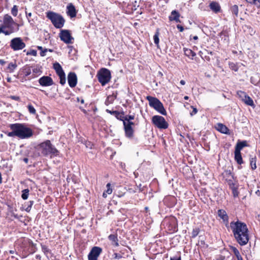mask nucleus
Instances as JSON below:
<instances>
[{
  "label": "nucleus",
  "instance_id": "obj_17",
  "mask_svg": "<svg viewBox=\"0 0 260 260\" xmlns=\"http://www.w3.org/2000/svg\"><path fill=\"white\" fill-rule=\"evenodd\" d=\"M124 128L126 137L128 138H133L134 136V129H133L132 126L124 125Z\"/></svg>",
  "mask_w": 260,
  "mask_h": 260
},
{
  "label": "nucleus",
  "instance_id": "obj_12",
  "mask_svg": "<svg viewBox=\"0 0 260 260\" xmlns=\"http://www.w3.org/2000/svg\"><path fill=\"white\" fill-rule=\"evenodd\" d=\"M39 83L43 86H49L53 84L52 79L49 76H43L39 80Z\"/></svg>",
  "mask_w": 260,
  "mask_h": 260
},
{
  "label": "nucleus",
  "instance_id": "obj_34",
  "mask_svg": "<svg viewBox=\"0 0 260 260\" xmlns=\"http://www.w3.org/2000/svg\"><path fill=\"white\" fill-rule=\"evenodd\" d=\"M25 13H26V18L28 19V22L31 25H33L34 23V21L33 20V19H30V17H31V15H32L31 13H30H30H27V12H26Z\"/></svg>",
  "mask_w": 260,
  "mask_h": 260
},
{
  "label": "nucleus",
  "instance_id": "obj_44",
  "mask_svg": "<svg viewBox=\"0 0 260 260\" xmlns=\"http://www.w3.org/2000/svg\"><path fill=\"white\" fill-rule=\"evenodd\" d=\"M107 187V189L106 190V193L107 194H111L112 192V188L110 187V183H108L106 185Z\"/></svg>",
  "mask_w": 260,
  "mask_h": 260
},
{
  "label": "nucleus",
  "instance_id": "obj_56",
  "mask_svg": "<svg viewBox=\"0 0 260 260\" xmlns=\"http://www.w3.org/2000/svg\"><path fill=\"white\" fill-rule=\"evenodd\" d=\"M199 54L201 56V57L202 58H204V52H202V51H200L199 52Z\"/></svg>",
  "mask_w": 260,
  "mask_h": 260
},
{
  "label": "nucleus",
  "instance_id": "obj_49",
  "mask_svg": "<svg viewBox=\"0 0 260 260\" xmlns=\"http://www.w3.org/2000/svg\"><path fill=\"white\" fill-rule=\"evenodd\" d=\"M47 51H48V49H43V50L41 52V53H40V55H41V56H45V55H46V52H47Z\"/></svg>",
  "mask_w": 260,
  "mask_h": 260
},
{
  "label": "nucleus",
  "instance_id": "obj_55",
  "mask_svg": "<svg viewBox=\"0 0 260 260\" xmlns=\"http://www.w3.org/2000/svg\"><path fill=\"white\" fill-rule=\"evenodd\" d=\"M32 72H33V73H38L40 71H39V70H38L37 69H33Z\"/></svg>",
  "mask_w": 260,
  "mask_h": 260
},
{
  "label": "nucleus",
  "instance_id": "obj_59",
  "mask_svg": "<svg viewBox=\"0 0 260 260\" xmlns=\"http://www.w3.org/2000/svg\"><path fill=\"white\" fill-rule=\"evenodd\" d=\"M204 58H203V59H206V60H208V61H209V60H210V58H209V57L207 56L206 55H205V56H204Z\"/></svg>",
  "mask_w": 260,
  "mask_h": 260
},
{
  "label": "nucleus",
  "instance_id": "obj_62",
  "mask_svg": "<svg viewBox=\"0 0 260 260\" xmlns=\"http://www.w3.org/2000/svg\"><path fill=\"white\" fill-rule=\"evenodd\" d=\"M23 160L25 163H27L28 161V159L27 158H24Z\"/></svg>",
  "mask_w": 260,
  "mask_h": 260
},
{
  "label": "nucleus",
  "instance_id": "obj_15",
  "mask_svg": "<svg viewBox=\"0 0 260 260\" xmlns=\"http://www.w3.org/2000/svg\"><path fill=\"white\" fill-rule=\"evenodd\" d=\"M67 14L71 17L73 18L76 17L77 14V11L75 9V6L72 4H70L67 6Z\"/></svg>",
  "mask_w": 260,
  "mask_h": 260
},
{
  "label": "nucleus",
  "instance_id": "obj_20",
  "mask_svg": "<svg viewBox=\"0 0 260 260\" xmlns=\"http://www.w3.org/2000/svg\"><path fill=\"white\" fill-rule=\"evenodd\" d=\"M246 146L247 142L246 141L238 142L236 145L235 151L240 152L241 150Z\"/></svg>",
  "mask_w": 260,
  "mask_h": 260
},
{
  "label": "nucleus",
  "instance_id": "obj_33",
  "mask_svg": "<svg viewBox=\"0 0 260 260\" xmlns=\"http://www.w3.org/2000/svg\"><path fill=\"white\" fill-rule=\"evenodd\" d=\"M34 202L33 201H30L28 202L25 203V205L27 206L26 208L25 209V210L26 212H29L30 211L31 207L34 204Z\"/></svg>",
  "mask_w": 260,
  "mask_h": 260
},
{
  "label": "nucleus",
  "instance_id": "obj_14",
  "mask_svg": "<svg viewBox=\"0 0 260 260\" xmlns=\"http://www.w3.org/2000/svg\"><path fill=\"white\" fill-rule=\"evenodd\" d=\"M180 16L179 13L177 10H174L171 12V15L169 17V19L171 21H175L176 22H181L179 19Z\"/></svg>",
  "mask_w": 260,
  "mask_h": 260
},
{
  "label": "nucleus",
  "instance_id": "obj_13",
  "mask_svg": "<svg viewBox=\"0 0 260 260\" xmlns=\"http://www.w3.org/2000/svg\"><path fill=\"white\" fill-rule=\"evenodd\" d=\"M68 81L71 87L76 86L77 82V77L75 73L70 72L68 75Z\"/></svg>",
  "mask_w": 260,
  "mask_h": 260
},
{
  "label": "nucleus",
  "instance_id": "obj_36",
  "mask_svg": "<svg viewBox=\"0 0 260 260\" xmlns=\"http://www.w3.org/2000/svg\"><path fill=\"white\" fill-rule=\"evenodd\" d=\"M27 108L28 111L30 114H35L36 113L35 109L31 104L28 105Z\"/></svg>",
  "mask_w": 260,
  "mask_h": 260
},
{
  "label": "nucleus",
  "instance_id": "obj_42",
  "mask_svg": "<svg viewBox=\"0 0 260 260\" xmlns=\"http://www.w3.org/2000/svg\"><path fill=\"white\" fill-rule=\"evenodd\" d=\"M232 193L233 194V196L235 197H237L238 196L239 192L238 191L236 187H233L232 188Z\"/></svg>",
  "mask_w": 260,
  "mask_h": 260
},
{
  "label": "nucleus",
  "instance_id": "obj_37",
  "mask_svg": "<svg viewBox=\"0 0 260 260\" xmlns=\"http://www.w3.org/2000/svg\"><path fill=\"white\" fill-rule=\"evenodd\" d=\"M250 165L252 170L256 168L255 158H252L250 160Z\"/></svg>",
  "mask_w": 260,
  "mask_h": 260
},
{
  "label": "nucleus",
  "instance_id": "obj_11",
  "mask_svg": "<svg viewBox=\"0 0 260 260\" xmlns=\"http://www.w3.org/2000/svg\"><path fill=\"white\" fill-rule=\"evenodd\" d=\"M59 37L60 40L66 44H71L73 43L72 40L74 39L71 36L69 30H61Z\"/></svg>",
  "mask_w": 260,
  "mask_h": 260
},
{
  "label": "nucleus",
  "instance_id": "obj_50",
  "mask_svg": "<svg viewBox=\"0 0 260 260\" xmlns=\"http://www.w3.org/2000/svg\"><path fill=\"white\" fill-rule=\"evenodd\" d=\"M230 66L232 70H234L235 71H238V68L235 66L234 63H232L230 64Z\"/></svg>",
  "mask_w": 260,
  "mask_h": 260
},
{
  "label": "nucleus",
  "instance_id": "obj_43",
  "mask_svg": "<svg viewBox=\"0 0 260 260\" xmlns=\"http://www.w3.org/2000/svg\"><path fill=\"white\" fill-rule=\"evenodd\" d=\"M247 3L252 4H256L258 3L260 5V0H245Z\"/></svg>",
  "mask_w": 260,
  "mask_h": 260
},
{
  "label": "nucleus",
  "instance_id": "obj_32",
  "mask_svg": "<svg viewBox=\"0 0 260 260\" xmlns=\"http://www.w3.org/2000/svg\"><path fill=\"white\" fill-rule=\"evenodd\" d=\"M17 66L16 63L10 62L8 67V69L10 73H12L16 69Z\"/></svg>",
  "mask_w": 260,
  "mask_h": 260
},
{
  "label": "nucleus",
  "instance_id": "obj_29",
  "mask_svg": "<svg viewBox=\"0 0 260 260\" xmlns=\"http://www.w3.org/2000/svg\"><path fill=\"white\" fill-rule=\"evenodd\" d=\"M159 29H157L156 30V31L155 34V35L153 36V39H154V42L155 44V45L157 46V47H158L159 46Z\"/></svg>",
  "mask_w": 260,
  "mask_h": 260
},
{
  "label": "nucleus",
  "instance_id": "obj_57",
  "mask_svg": "<svg viewBox=\"0 0 260 260\" xmlns=\"http://www.w3.org/2000/svg\"><path fill=\"white\" fill-rule=\"evenodd\" d=\"M6 63V61H4V60L3 59H0V64H2V65H4Z\"/></svg>",
  "mask_w": 260,
  "mask_h": 260
},
{
  "label": "nucleus",
  "instance_id": "obj_30",
  "mask_svg": "<svg viewBox=\"0 0 260 260\" xmlns=\"http://www.w3.org/2000/svg\"><path fill=\"white\" fill-rule=\"evenodd\" d=\"M231 11L233 14L235 15V16L238 17V7L237 5H234L231 8Z\"/></svg>",
  "mask_w": 260,
  "mask_h": 260
},
{
  "label": "nucleus",
  "instance_id": "obj_21",
  "mask_svg": "<svg viewBox=\"0 0 260 260\" xmlns=\"http://www.w3.org/2000/svg\"><path fill=\"white\" fill-rule=\"evenodd\" d=\"M218 215L223 220V221L228 222V216L224 210L221 209L219 210L218 211Z\"/></svg>",
  "mask_w": 260,
  "mask_h": 260
},
{
  "label": "nucleus",
  "instance_id": "obj_25",
  "mask_svg": "<svg viewBox=\"0 0 260 260\" xmlns=\"http://www.w3.org/2000/svg\"><path fill=\"white\" fill-rule=\"evenodd\" d=\"M242 101L245 103V104L253 107L254 106L252 99L248 95H247L244 98L242 99Z\"/></svg>",
  "mask_w": 260,
  "mask_h": 260
},
{
  "label": "nucleus",
  "instance_id": "obj_26",
  "mask_svg": "<svg viewBox=\"0 0 260 260\" xmlns=\"http://www.w3.org/2000/svg\"><path fill=\"white\" fill-rule=\"evenodd\" d=\"M235 159L239 165L243 164L242 157L240 152L235 151Z\"/></svg>",
  "mask_w": 260,
  "mask_h": 260
},
{
  "label": "nucleus",
  "instance_id": "obj_2",
  "mask_svg": "<svg viewBox=\"0 0 260 260\" xmlns=\"http://www.w3.org/2000/svg\"><path fill=\"white\" fill-rule=\"evenodd\" d=\"M41 152L45 156L50 155L51 157L59 154V151L51 144L49 140L40 144Z\"/></svg>",
  "mask_w": 260,
  "mask_h": 260
},
{
  "label": "nucleus",
  "instance_id": "obj_10",
  "mask_svg": "<svg viewBox=\"0 0 260 260\" xmlns=\"http://www.w3.org/2000/svg\"><path fill=\"white\" fill-rule=\"evenodd\" d=\"M102 252V249L98 246H94L92 248L88 255V260H98L99 256Z\"/></svg>",
  "mask_w": 260,
  "mask_h": 260
},
{
  "label": "nucleus",
  "instance_id": "obj_27",
  "mask_svg": "<svg viewBox=\"0 0 260 260\" xmlns=\"http://www.w3.org/2000/svg\"><path fill=\"white\" fill-rule=\"evenodd\" d=\"M10 127L12 130V131L11 132L7 133V136L11 137L16 136V132L15 124H11L10 125Z\"/></svg>",
  "mask_w": 260,
  "mask_h": 260
},
{
  "label": "nucleus",
  "instance_id": "obj_48",
  "mask_svg": "<svg viewBox=\"0 0 260 260\" xmlns=\"http://www.w3.org/2000/svg\"><path fill=\"white\" fill-rule=\"evenodd\" d=\"M191 107L193 109V110L190 113V114L191 116H193V115L196 114L197 113L198 110L196 108H194L193 106H191Z\"/></svg>",
  "mask_w": 260,
  "mask_h": 260
},
{
  "label": "nucleus",
  "instance_id": "obj_54",
  "mask_svg": "<svg viewBox=\"0 0 260 260\" xmlns=\"http://www.w3.org/2000/svg\"><path fill=\"white\" fill-rule=\"evenodd\" d=\"M30 54L34 55V56H36V54H37V52L35 50H32L31 51V52L30 53Z\"/></svg>",
  "mask_w": 260,
  "mask_h": 260
},
{
  "label": "nucleus",
  "instance_id": "obj_16",
  "mask_svg": "<svg viewBox=\"0 0 260 260\" xmlns=\"http://www.w3.org/2000/svg\"><path fill=\"white\" fill-rule=\"evenodd\" d=\"M216 129L221 133L224 134H230L229 129L222 123H218L216 126Z\"/></svg>",
  "mask_w": 260,
  "mask_h": 260
},
{
  "label": "nucleus",
  "instance_id": "obj_23",
  "mask_svg": "<svg viewBox=\"0 0 260 260\" xmlns=\"http://www.w3.org/2000/svg\"><path fill=\"white\" fill-rule=\"evenodd\" d=\"M113 115H114L117 119L122 121L123 123H124V121L126 120V119H124L125 116L123 113H120L117 111H113Z\"/></svg>",
  "mask_w": 260,
  "mask_h": 260
},
{
  "label": "nucleus",
  "instance_id": "obj_63",
  "mask_svg": "<svg viewBox=\"0 0 260 260\" xmlns=\"http://www.w3.org/2000/svg\"><path fill=\"white\" fill-rule=\"evenodd\" d=\"M3 29H5V28L3 27V26L2 25V26L0 27V34L3 31Z\"/></svg>",
  "mask_w": 260,
  "mask_h": 260
},
{
  "label": "nucleus",
  "instance_id": "obj_18",
  "mask_svg": "<svg viewBox=\"0 0 260 260\" xmlns=\"http://www.w3.org/2000/svg\"><path fill=\"white\" fill-rule=\"evenodd\" d=\"M56 73L59 77L60 83L62 85H64L66 82V75L64 71L62 69L58 72H56Z\"/></svg>",
  "mask_w": 260,
  "mask_h": 260
},
{
  "label": "nucleus",
  "instance_id": "obj_6",
  "mask_svg": "<svg viewBox=\"0 0 260 260\" xmlns=\"http://www.w3.org/2000/svg\"><path fill=\"white\" fill-rule=\"evenodd\" d=\"M98 80L102 85H105L108 83L111 79V73L107 69L103 68L101 69L97 75Z\"/></svg>",
  "mask_w": 260,
  "mask_h": 260
},
{
  "label": "nucleus",
  "instance_id": "obj_52",
  "mask_svg": "<svg viewBox=\"0 0 260 260\" xmlns=\"http://www.w3.org/2000/svg\"><path fill=\"white\" fill-rule=\"evenodd\" d=\"M77 101L78 102H80V103L82 104H83L84 103V100L83 99H80V98L78 97L77 98Z\"/></svg>",
  "mask_w": 260,
  "mask_h": 260
},
{
  "label": "nucleus",
  "instance_id": "obj_8",
  "mask_svg": "<svg viewBox=\"0 0 260 260\" xmlns=\"http://www.w3.org/2000/svg\"><path fill=\"white\" fill-rule=\"evenodd\" d=\"M10 47L14 51H17L24 48L25 44L21 38L17 37L11 40Z\"/></svg>",
  "mask_w": 260,
  "mask_h": 260
},
{
  "label": "nucleus",
  "instance_id": "obj_24",
  "mask_svg": "<svg viewBox=\"0 0 260 260\" xmlns=\"http://www.w3.org/2000/svg\"><path fill=\"white\" fill-rule=\"evenodd\" d=\"M108 239L111 241L112 242L113 245H115L116 247L119 246V244H118V239H117V235H113V234L110 235L108 236Z\"/></svg>",
  "mask_w": 260,
  "mask_h": 260
},
{
  "label": "nucleus",
  "instance_id": "obj_60",
  "mask_svg": "<svg viewBox=\"0 0 260 260\" xmlns=\"http://www.w3.org/2000/svg\"><path fill=\"white\" fill-rule=\"evenodd\" d=\"M180 83L181 85H184L185 84V81L183 80H182L180 81Z\"/></svg>",
  "mask_w": 260,
  "mask_h": 260
},
{
  "label": "nucleus",
  "instance_id": "obj_31",
  "mask_svg": "<svg viewBox=\"0 0 260 260\" xmlns=\"http://www.w3.org/2000/svg\"><path fill=\"white\" fill-rule=\"evenodd\" d=\"M29 190L28 189H25L22 191L21 198L23 200H26L28 199L29 196Z\"/></svg>",
  "mask_w": 260,
  "mask_h": 260
},
{
  "label": "nucleus",
  "instance_id": "obj_19",
  "mask_svg": "<svg viewBox=\"0 0 260 260\" xmlns=\"http://www.w3.org/2000/svg\"><path fill=\"white\" fill-rule=\"evenodd\" d=\"M209 6L210 9L216 13L219 12L220 10V7L216 2H213L211 3Z\"/></svg>",
  "mask_w": 260,
  "mask_h": 260
},
{
  "label": "nucleus",
  "instance_id": "obj_61",
  "mask_svg": "<svg viewBox=\"0 0 260 260\" xmlns=\"http://www.w3.org/2000/svg\"><path fill=\"white\" fill-rule=\"evenodd\" d=\"M42 248L44 251H48V249L46 247L44 246Z\"/></svg>",
  "mask_w": 260,
  "mask_h": 260
},
{
  "label": "nucleus",
  "instance_id": "obj_47",
  "mask_svg": "<svg viewBox=\"0 0 260 260\" xmlns=\"http://www.w3.org/2000/svg\"><path fill=\"white\" fill-rule=\"evenodd\" d=\"M134 122L132 121H129V120H127V121H124L123 123L124 125H129V126H132L133 125H134Z\"/></svg>",
  "mask_w": 260,
  "mask_h": 260
},
{
  "label": "nucleus",
  "instance_id": "obj_40",
  "mask_svg": "<svg viewBox=\"0 0 260 260\" xmlns=\"http://www.w3.org/2000/svg\"><path fill=\"white\" fill-rule=\"evenodd\" d=\"M237 93L239 96L242 99L243 98H244L247 95L246 93L245 92L242 91L241 90L238 91Z\"/></svg>",
  "mask_w": 260,
  "mask_h": 260
},
{
  "label": "nucleus",
  "instance_id": "obj_7",
  "mask_svg": "<svg viewBox=\"0 0 260 260\" xmlns=\"http://www.w3.org/2000/svg\"><path fill=\"white\" fill-rule=\"evenodd\" d=\"M152 123L154 125L160 129H166L168 124L164 117L159 115H155L152 117Z\"/></svg>",
  "mask_w": 260,
  "mask_h": 260
},
{
  "label": "nucleus",
  "instance_id": "obj_5",
  "mask_svg": "<svg viewBox=\"0 0 260 260\" xmlns=\"http://www.w3.org/2000/svg\"><path fill=\"white\" fill-rule=\"evenodd\" d=\"M47 17L51 20L56 28H60L63 27L65 20L60 15L53 12H49L47 13Z\"/></svg>",
  "mask_w": 260,
  "mask_h": 260
},
{
  "label": "nucleus",
  "instance_id": "obj_22",
  "mask_svg": "<svg viewBox=\"0 0 260 260\" xmlns=\"http://www.w3.org/2000/svg\"><path fill=\"white\" fill-rule=\"evenodd\" d=\"M184 54L189 58L193 59V57L196 56V54L193 52L191 49L184 48Z\"/></svg>",
  "mask_w": 260,
  "mask_h": 260
},
{
  "label": "nucleus",
  "instance_id": "obj_1",
  "mask_svg": "<svg viewBox=\"0 0 260 260\" xmlns=\"http://www.w3.org/2000/svg\"><path fill=\"white\" fill-rule=\"evenodd\" d=\"M234 237L240 245H246L249 241L248 231L245 223L239 221L230 223Z\"/></svg>",
  "mask_w": 260,
  "mask_h": 260
},
{
  "label": "nucleus",
  "instance_id": "obj_28",
  "mask_svg": "<svg viewBox=\"0 0 260 260\" xmlns=\"http://www.w3.org/2000/svg\"><path fill=\"white\" fill-rule=\"evenodd\" d=\"M9 30H4L3 29V31L2 33L4 34L5 35H10V34L14 32L15 31H17L19 29L18 27H17L16 28H8Z\"/></svg>",
  "mask_w": 260,
  "mask_h": 260
},
{
  "label": "nucleus",
  "instance_id": "obj_53",
  "mask_svg": "<svg viewBox=\"0 0 260 260\" xmlns=\"http://www.w3.org/2000/svg\"><path fill=\"white\" fill-rule=\"evenodd\" d=\"M11 99L15 101H19L20 98L17 96H11Z\"/></svg>",
  "mask_w": 260,
  "mask_h": 260
},
{
  "label": "nucleus",
  "instance_id": "obj_64",
  "mask_svg": "<svg viewBox=\"0 0 260 260\" xmlns=\"http://www.w3.org/2000/svg\"><path fill=\"white\" fill-rule=\"evenodd\" d=\"M237 258L238 260H243V258L241 255L239 256L238 257H237Z\"/></svg>",
  "mask_w": 260,
  "mask_h": 260
},
{
  "label": "nucleus",
  "instance_id": "obj_9",
  "mask_svg": "<svg viewBox=\"0 0 260 260\" xmlns=\"http://www.w3.org/2000/svg\"><path fill=\"white\" fill-rule=\"evenodd\" d=\"M3 27L5 28H14V25L17 26V27L19 26V25L16 23L12 17L8 15L5 14L3 18Z\"/></svg>",
  "mask_w": 260,
  "mask_h": 260
},
{
  "label": "nucleus",
  "instance_id": "obj_51",
  "mask_svg": "<svg viewBox=\"0 0 260 260\" xmlns=\"http://www.w3.org/2000/svg\"><path fill=\"white\" fill-rule=\"evenodd\" d=\"M177 28L179 30L180 32H182L184 30L183 27L179 24L177 25Z\"/></svg>",
  "mask_w": 260,
  "mask_h": 260
},
{
  "label": "nucleus",
  "instance_id": "obj_3",
  "mask_svg": "<svg viewBox=\"0 0 260 260\" xmlns=\"http://www.w3.org/2000/svg\"><path fill=\"white\" fill-rule=\"evenodd\" d=\"M16 137L20 139H27L32 135V130L20 123H15Z\"/></svg>",
  "mask_w": 260,
  "mask_h": 260
},
{
  "label": "nucleus",
  "instance_id": "obj_58",
  "mask_svg": "<svg viewBox=\"0 0 260 260\" xmlns=\"http://www.w3.org/2000/svg\"><path fill=\"white\" fill-rule=\"evenodd\" d=\"M170 260H181V259H180V257L177 258V257H174L173 258H171Z\"/></svg>",
  "mask_w": 260,
  "mask_h": 260
},
{
  "label": "nucleus",
  "instance_id": "obj_35",
  "mask_svg": "<svg viewBox=\"0 0 260 260\" xmlns=\"http://www.w3.org/2000/svg\"><path fill=\"white\" fill-rule=\"evenodd\" d=\"M11 14L14 16H16L18 14V7L14 5L11 9Z\"/></svg>",
  "mask_w": 260,
  "mask_h": 260
},
{
  "label": "nucleus",
  "instance_id": "obj_39",
  "mask_svg": "<svg viewBox=\"0 0 260 260\" xmlns=\"http://www.w3.org/2000/svg\"><path fill=\"white\" fill-rule=\"evenodd\" d=\"M53 67H54V69L55 70L56 72H58L60 70L62 69L61 66L58 62L55 63L53 65Z\"/></svg>",
  "mask_w": 260,
  "mask_h": 260
},
{
  "label": "nucleus",
  "instance_id": "obj_46",
  "mask_svg": "<svg viewBox=\"0 0 260 260\" xmlns=\"http://www.w3.org/2000/svg\"><path fill=\"white\" fill-rule=\"evenodd\" d=\"M135 118V116L134 115H126L125 116L124 119H126L125 120L126 121H127V120H129V121H131V120H133Z\"/></svg>",
  "mask_w": 260,
  "mask_h": 260
},
{
  "label": "nucleus",
  "instance_id": "obj_41",
  "mask_svg": "<svg viewBox=\"0 0 260 260\" xmlns=\"http://www.w3.org/2000/svg\"><path fill=\"white\" fill-rule=\"evenodd\" d=\"M232 249L235 255H236V257H238L239 256H240V254L238 250L234 247H232Z\"/></svg>",
  "mask_w": 260,
  "mask_h": 260
},
{
  "label": "nucleus",
  "instance_id": "obj_45",
  "mask_svg": "<svg viewBox=\"0 0 260 260\" xmlns=\"http://www.w3.org/2000/svg\"><path fill=\"white\" fill-rule=\"evenodd\" d=\"M24 73L25 76H28L31 74V70L30 68L25 69Z\"/></svg>",
  "mask_w": 260,
  "mask_h": 260
},
{
  "label": "nucleus",
  "instance_id": "obj_38",
  "mask_svg": "<svg viewBox=\"0 0 260 260\" xmlns=\"http://www.w3.org/2000/svg\"><path fill=\"white\" fill-rule=\"evenodd\" d=\"M199 232H200V230L199 228H196L195 229H193L192 230V232L191 237L192 238H195L199 234Z\"/></svg>",
  "mask_w": 260,
  "mask_h": 260
},
{
  "label": "nucleus",
  "instance_id": "obj_4",
  "mask_svg": "<svg viewBox=\"0 0 260 260\" xmlns=\"http://www.w3.org/2000/svg\"><path fill=\"white\" fill-rule=\"evenodd\" d=\"M146 99L149 102V106L163 115H167V112L162 103L156 98L147 96Z\"/></svg>",
  "mask_w": 260,
  "mask_h": 260
}]
</instances>
